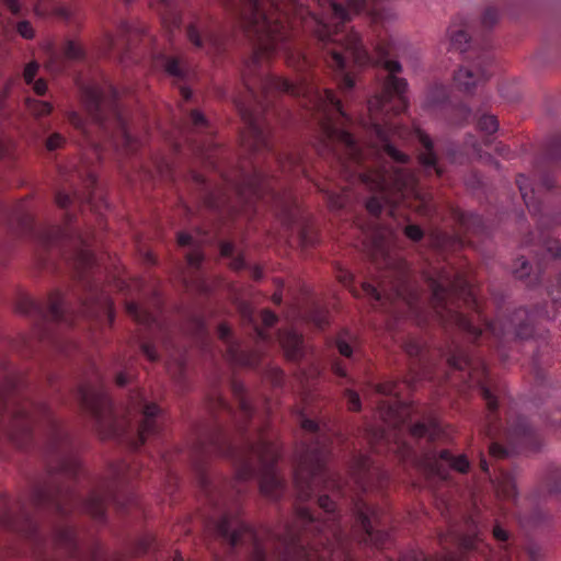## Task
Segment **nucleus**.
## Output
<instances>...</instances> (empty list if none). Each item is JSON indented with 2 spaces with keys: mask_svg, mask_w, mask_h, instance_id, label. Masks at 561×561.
<instances>
[{
  "mask_svg": "<svg viewBox=\"0 0 561 561\" xmlns=\"http://www.w3.org/2000/svg\"><path fill=\"white\" fill-rule=\"evenodd\" d=\"M126 312L138 323L148 327L150 330L159 329L162 335L161 347L165 353L168 359L167 365L168 369H171V362L174 363L179 378L184 376L185 367H186V355L185 351L181 347L175 346L171 336H169L160 327L158 320L154 316L145 310L139 304L135 301H129L126 304Z\"/></svg>",
  "mask_w": 561,
  "mask_h": 561,
  "instance_id": "16",
  "label": "nucleus"
},
{
  "mask_svg": "<svg viewBox=\"0 0 561 561\" xmlns=\"http://www.w3.org/2000/svg\"><path fill=\"white\" fill-rule=\"evenodd\" d=\"M1 389H2V415L4 414V411H5V391H7V382L4 380V376L2 375V386H1Z\"/></svg>",
  "mask_w": 561,
  "mask_h": 561,
  "instance_id": "57",
  "label": "nucleus"
},
{
  "mask_svg": "<svg viewBox=\"0 0 561 561\" xmlns=\"http://www.w3.org/2000/svg\"><path fill=\"white\" fill-rule=\"evenodd\" d=\"M336 277H337L339 282L342 283L346 287L352 286V284L354 282V275L350 271L344 270V268H340L337 271Z\"/></svg>",
  "mask_w": 561,
  "mask_h": 561,
  "instance_id": "49",
  "label": "nucleus"
},
{
  "mask_svg": "<svg viewBox=\"0 0 561 561\" xmlns=\"http://www.w3.org/2000/svg\"><path fill=\"white\" fill-rule=\"evenodd\" d=\"M243 318L253 324V330L257 339L255 348H244L241 344L233 340L232 331L229 325L221 323L218 327V336L226 345L227 358L234 365L256 369L261 366L263 360V353L261 344H271L273 339L266 331L276 324L278 318L271 310H263L261 312V321L264 328L257 325L253 318L252 311L244 307L242 310Z\"/></svg>",
  "mask_w": 561,
  "mask_h": 561,
  "instance_id": "11",
  "label": "nucleus"
},
{
  "mask_svg": "<svg viewBox=\"0 0 561 561\" xmlns=\"http://www.w3.org/2000/svg\"><path fill=\"white\" fill-rule=\"evenodd\" d=\"M534 379L538 391L545 388L558 389L559 383L551 381L548 374L538 365V359H534Z\"/></svg>",
  "mask_w": 561,
  "mask_h": 561,
  "instance_id": "33",
  "label": "nucleus"
},
{
  "mask_svg": "<svg viewBox=\"0 0 561 561\" xmlns=\"http://www.w3.org/2000/svg\"><path fill=\"white\" fill-rule=\"evenodd\" d=\"M354 335L344 330L341 331L335 339V348L339 354L345 357V360L334 359L331 365V369L333 374L340 378L346 379L351 381V378L347 375V365L353 362L354 356Z\"/></svg>",
  "mask_w": 561,
  "mask_h": 561,
  "instance_id": "26",
  "label": "nucleus"
},
{
  "mask_svg": "<svg viewBox=\"0 0 561 561\" xmlns=\"http://www.w3.org/2000/svg\"><path fill=\"white\" fill-rule=\"evenodd\" d=\"M31 85L33 88V91L37 95H44L46 90H47V83L43 79H38V80L33 81V83H31Z\"/></svg>",
  "mask_w": 561,
  "mask_h": 561,
  "instance_id": "51",
  "label": "nucleus"
},
{
  "mask_svg": "<svg viewBox=\"0 0 561 561\" xmlns=\"http://www.w3.org/2000/svg\"><path fill=\"white\" fill-rule=\"evenodd\" d=\"M524 247H530L535 254L536 267L524 256L518 257L513 264V274L520 279H527L528 286L542 283L548 260H556L561 256V245L558 240L541 230L538 236L529 233L523 241Z\"/></svg>",
  "mask_w": 561,
  "mask_h": 561,
  "instance_id": "13",
  "label": "nucleus"
},
{
  "mask_svg": "<svg viewBox=\"0 0 561 561\" xmlns=\"http://www.w3.org/2000/svg\"><path fill=\"white\" fill-rule=\"evenodd\" d=\"M478 127L481 131L492 135L497 130L499 122L495 116L484 114L478 119Z\"/></svg>",
  "mask_w": 561,
  "mask_h": 561,
  "instance_id": "40",
  "label": "nucleus"
},
{
  "mask_svg": "<svg viewBox=\"0 0 561 561\" xmlns=\"http://www.w3.org/2000/svg\"><path fill=\"white\" fill-rule=\"evenodd\" d=\"M220 254L224 257L230 259V266L240 271L247 267L244 257L241 254H236V248L232 242L225 241L220 244Z\"/></svg>",
  "mask_w": 561,
  "mask_h": 561,
  "instance_id": "32",
  "label": "nucleus"
},
{
  "mask_svg": "<svg viewBox=\"0 0 561 561\" xmlns=\"http://www.w3.org/2000/svg\"><path fill=\"white\" fill-rule=\"evenodd\" d=\"M492 482L503 515L514 517L525 530H539L550 525L551 515L541 507L537 495H530L525 499L518 496L516 480L511 471L494 468V479Z\"/></svg>",
  "mask_w": 561,
  "mask_h": 561,
  "instance_id": "10",
  "label": "nucleus"
},
{
  "mask_svg": "<svg viewBox=\"0 0 561 561\" xmlns=\"http://www.w3.org/2000/svg\"><path fill=\"white\" fill-rule=\"evenodd\" d=\"M516 184L526 207L534 214L541 211V202L538 197L537 190L542 187L546 191H550L556 186L553 175L548 172H538L537 188L530 183V180L523 174L518 175Z\"/></svg>",
  "mask_w": 561,
  "mask_h": 561,
  "instance_id": "22",
  "label": "nucleus"
},
{
  "mask_svg": "<svg viewBox=\"0 0 561 561\" xmlns=\"http://www.w3.org/2000/svg\"><path fill=\"white\" fill-rule=\"evenodd\" d=\"M67 139L60 133L50 134L45 140V148L48 151H55L62 148Z\"/></svg>",
  "mask_w": 561,
  "mask_h": 561,
  "instance_id": "43",
  "label": "nucleus"
},
{
  "mask_svg": "<svg viewBox=\"0 0 561 561\" xmlns=\"http://www.w3.org/2000/svg\"><path fill=\"white\" fill-rule=\"evenodd\" d=\"M298 238L302 247H313L316 244V236L307 224H299Z\"/></svg>",
  "mask_w": 561,
  "mask_h": 561,
  "instance_id": "41",
  "label": "nucleus"
},
{
  "mask_svg": "<svg viewBox=\"0 0 561 561\" xmlns=\"http://www.w3.org/2000/svg\"><path fill=\"white\" fill-rule=\"evenodd\" d=\"M153 66L161 68L163 72L179 83L180 95L183 101L188 102L192 98V90L187 83L195 76V69L185 55H168L158 53L152 55Z\"/></svg>",
  "mask_w": 561,
  "mask_h": 561,
  "instance_id": "19",
  "label": "nucleus"
},
{
  "mask_svg": "<svg viewBox=\"0 0 561 561\" xmlns=\"http://www.w3.org/2000/svg\"><path fill=\"white\" fill-rule=\"evenodd\" d=\"M4 506H5L4 505V499L2 497V517H1L2 529L10 525L9 516H8L7 512H5V507Z\"/></svg>",
  "mask_w": 561,
  "mask_h": 561,
  "instance_id": "56",
  "label": "nucleus"
},
{
  "mask_svg": "<svg viewBox=\"0 0 561 561\" xmlns=\"http://www.w3.org/2000/svg\"><path fill=\"white\" fill-rule=\"evenodd\" d=\"M558 414L560 415V417L558 419V426L561 430V410L558 412ZM553 422H557V419L553 420Z\"/></svg>",
  "mask_w": 561,
  "mask_h": 561,
  "instance_id": "63",
  "label": "nucleus"
},
{
  "mask_svg": "<svg viewBox=\"0 0 561 561\" xmlns=\"http://www.w3.org/2000/svg\"><path fill=\"white\" fill-rule=\"evenodd\" d=\"M22 230L42 250L58 253L62 252L72 233L69 228L42 224L31 216L23 219Z\"/></svg>",
  "mask_w": 561,
  "mask_h": 561,
  "instance_id": "17",
  "label": "nucleus"
},
{
  "mask_svg": "<svg viewBox=\"0 0 561 561\" xmlns=\"http://www.w3.org/2000/svg\"><path fill=\"white\" fill-rule=\"evenodd\" d=\"M404 351L405 353L411 357V358H415L417 359L421 368H422V371H417L415 374V377H413L411 380H407L405 382L408 383L409 387H413V385L415 382H417L419 380L423 379V378H426L427 377V373H426V366H427V355H426V350L424 347V345L417 341V340H409L404 343Z\"/></svg>",
  "mask_w": 561,
  "mask_h": 561,
  "instance_id": "28",
  "label": "nucleus"
},
{
  "mask_svg": "<svg viewBox=\"0 0 561 561\" xmlns=\"http://www.w3.org/2000/svg\"><path fill=\"white\" fill-rule=\"evenodd\" d=\"M262 276H263V271L259 266H254L252 268V277L255 280H259V279H261Z\"/></svg>",
  "mask_w": 561,
  "mask_h": 561,
  "instance_id": "58",
  "label": "nucleus"
},
{
  "mask_svg": "<svg viewBox=\"0 0 561 561\" xmlns=\"http://www.w3.org/2000/svg\"><path fill=\"white\" fill-rule=\"evenodd\" d=\"M73 268L77 280L73 297L76 306L69 304L68 298L59 290H54L47 299L39 300L30 296L19 300L18 309L32 318L39 329L42 339H50L51 325L59 324L69 328L84 322V330L111 327L115 312L113 301L96 276V257L88 241L81 239L73 253Z\"/></svg>",
  "mask_w": 561,
  "mask_h": 561,
  "instance_id": "5",
  "label": "nucleus"
},
{
  "mask_svg": "<svg viewBox=\"0 0 561 561\" xmlns=\"http://www.w3.org/2000/svg\"><path fill=\"white\" fill-rule=\"evenodd\" d=\"M168 165L163 162H158L156 168H157V172L159 173H162L163 172V169L167 168Z\"/></svg>",
  "mask_w": 561,
  "mask_h": 561,
  "instance_id": "61",
  "label": "nucleus"
},
{
  "mask_svg": "<svg viewBox=\"0 0 561 561\" xmlns=\"http://www.w3.org/2000/svg\"><path fill=\"white\" fill-rule=\"evenodd\" d=\"M264 378L275 388L282 387L285 382L283 370L275 366H270L265 369Z\"/></svg>",
  "mask_w": 561,
  "mask_h": 561,
  "instance_id": "39",
  "label": "nucleus"
},
{
  "mask_svg": "<svg viewBox=\"0 0 561 561\" xmlns=\"http://www.w3.org/2000/svg\"><path fill=\"white\" fill-rule=\"evenodd\" d=\"M75 397L81 409L92 417L102 438L117 437L122 434L113 401L107 393L103 376L94 364L90 365L88 376L78 385Z\"/></svg>",
  "mask_w": 561,
  "mask_h": 561,
  "instance_id": "9",
  "label": "nucleus"
},
{
  "mask_svg": "<svg viewBox=\"0 0 561 561\" xmlns=\"http://www.w3.org/2000/svg\"><path fill=\"white\" fill-rule=\"evenodd\" d=\"M404 234L412 241H420L423 238L424 232L417 225H408L404 228Z\"/></svg>",
  "mask_w": 561,
  "mask_h": 561,
  "instance_id": "47",
  "label": "nucleus"
},
{
  "mask_svg": "<svg viewBox=\"0 0 561 561\" xmlns=\"http://www.w3.org/2000/svg\"><path fill=\"white\" fill-rule=\"evenodd\" d=\"M310 321L320 330H323L329 324V312L322 307H314L309 314Z\"/></svg>",
  "mask_w": 561,
  "mask_h": 561,
  "instance_id": "36",
  "label": "nucleus"
},
{
  "mask_svg": "<svg viewBox=\"0 0 561 561\" xmlns=\"http://www.w3.org/2000/svg\"><path fill=\"white\" fill-rule=\"evenodd\" d=\"M448 101V90L442 84L432 87L427 94V103L430 106L444 105Z\"/></svg>",
  "mask_w": 561,
  "mask_h": 561,
  "instance_id": "35",
  "label": "nucleus"
},
{
  "mask_svg": "<svg viewBox=\"0 0 561 561\" xmlns=\"http://www.w3.org/2000/svg\"><path fill=\"white\" fill-rule=\"evenodd\" d=\"M217 148H214L211 150L201 148V154L204 156V158L208 161V163L214 168L218 169L217 161L215 160L217 156Z\"/></svg>",
  "mask_w": 561,
  "mask_h": 561,
  "instance_id": "50",
  "label": "nucleus"
},
{
  "mask_svg": "<svg viewBox=\"0 0 561 561\" xmlns=\"http://www.w3.org/2000/svg\"><path fill=\"white\" fill-rule=\"evenodd\" d=\"M152 41L151 35L147 33L144 25H133L129 22L123 21L117 30V34L113 35L106 33L103 39L101 51L103 55L116 50L122 57H128L137 47V43L150 44Z\"/></svg>",
  "mask_w": 561,
  "mask_h": 561,
  "instance_id": "18",
  "label": "nucleus"
},
{
  "mask_svg": "<svg viewBox=\"0 0 561 561\" xmlns=\"http://www.w3.org/2000/svg\"><path fill=\"white\" fill-rule=\"evenodd\" d=\"M316 186L323 194V197L331 210H341L347 205L348 194L345 187L335 186L331 183H316Z\"/></svg>",
  "mask_w": 561,
  "mask_h": 561,
  "instance_id": "29",
  "label": "nucleus"
},
{
  "mask_svg": "<svg viewBox=\"0 0 561 561\" xmlns=\"http://www.w3.org/2000/svg\"><path fill=\"white\" fill-rule=\"evenodd\" d=\"M140 350L150 362L159 360L160 353L158 352L157 344L154 342L142 341L140 343Z\"/></svg>",
  "mask_w": 561,
  "mask_h": 561,
  "instance_id": "44",
  "label": "nucleus"
},
{
  "mask_svg": "<svg viewBox=\"0 0 561 561\" xmlns=\"http://www.w3.org/2000/svg\"><path fill=\"white\" fill-rule=\"evenodd\" d=\"M484 528L478 515L465 516L461 525H450L448 534L440 537V543L446 545L450 540L461 550L482 551L485 548L482 546Z\"/></svg>",
  "mask_w": 561,
  "mask_h": 561,
  "instance_id": "21",
  "label": "nucleus"
},
{
  "mask_svg": "<svg viewBox=\"0 0 561 561\" xmlns=\"http://www.w3.org/2000/svg\"><path fill=\"white\" fill-rule=\"evenodd\" d=\"M237 19L252 45L242 72L243 91L234 105L244 122L241 146L250 154V170L240 179L221 174V184L206 191L214 211L257 210L259 204L280 216L289 229L300 208L291 187L266 168L273 161L284 176L311 179L308 154L294 147L279 152L272 139V122L282 113L277 98L297 99L302 116L316 128L312 150L348 183L364 184L373 196L366 202L375 218L383 211L396 218L401 206L433 216L432 195L409 168L410 157L394 146L402 128L392 122L408 107V82L398 77L402 66L389 59L392 38L379 36L376 58L359 35L345 23L365 12L374 25L394 19L389 0H220Z\"/></svg>",
  "mask_w": 561,
  "mask_h": 561,
  "instance_id": "1",
  "label": "nucleus"
},
{
  "mask_svg": "<svg viewBox=\"0 0 561 561\" xmlns=\"http://www.w3.org/2000/svg\"><path fill=\"white\" fill-rule=\"evenodd\" d=\"M185 0H154L157 11L163 22L170 27L178 28L182 23L181 5Z\"/></svg>",
  "mask_w": 561,
  "mask_h": 561,
  "instance_id": "27",
  "label": "nucleus"
},
{
  "mask_svg": "<svg viewBox=\"0 0 561 561\" xmlns=\"http://www.w3.org/2000/svg\"><path fill=\"white\" fill-rule=\"evenodd\" d=\"M16 423L30 440L38 427L47 431V453L51 460L46 476L37 481L31 493L34 512L23 508L14 525L33 546L37 561H125L108 556L95 540L81 543L75 518L84 514L94 522L106 520V508L118 512L138 506L129 486L130 473L125 463L112 468L110 477L91 486L87 496L79 490L80 479H87L72 439L50 408L39 401L25 400L15 411ZM173 561H184L179 554Z\"/></svg>",
  "mask_w": 561,
  "mask_h": 561,
  "instance_id": "2",
  "label": "nucleus"
},
{
  "mask_svg": "<svg viewBox=\"0 0 561 561\" xmlns=\"http://www.w3.org/2000/svg\"><path fill=\"white\" fill-rule=\"evenodd\" d=\"M185 34L198 54L217 58L226 51L227 38L218 22L210 16H195L186 26Z\"/></svg>",
  "mask_w": 561,
  "mask_h": 561,
  "instance_id": "14",
  "label": "nucleus"
},
{
  "mask_svg": "<svg viewBox=\"0 0 561 561\" xmlns=\"http://www.w3.org/2000/svg\"><path fill=\"white\" fill-rule=\"evenodd\" d=\"M129 412H138L141 414V421L137 428V439L135 448L142 446L149 436L159 434L161 427L159 417L161 409L152 402L147 401L142 391L137 390L130 394V402L128 407Z\"/></svg>",
  "mask_w": 561,
  "mask_h": 561,
  "instance_id": "20",
  "label": "nucleus"
},
{
  "mask_svg": "<svg viewBox=\"0 0 561 561\" xmlns=\"http://www.w3.org/2000/svg\"><path fill=\"white\" fill-rule=\"evenodd\" d=\"M193 242V238L191 234L186 233V232H180L178 234V243L182 247H188L191 245Z\"/></svg>",
  "mask_w": 561,
  "mask_h": 561,
  "instance_id": "54",
  "label": "nucleus"
},
{
  "mask_svg": "<svg viewBox=\"0 0 561 561\" xmlns=\"http://www.w3.org/2000/svg\"><path fill=\"white\" fill-rule=\"evenodd\" d=\"M148 261L152 264L154 263V259L151 254H148Z\"/></svg>",
  "mask_w": 561,
  "mask_h": 561,
  "instance_id": "64",
  "label": "nucleus"
},
{
  "mask_svg": "<svg viewBox=\"0 0 561 561\" xmlns=\"http://www.w3.org/2000/svg\"><path fill=\"white\" fill-rule=\"evenodd\" d=\"M450 48L463 54V61L454 75V85L457 90L471 94L474 89L484 83L490 77V67L493 61L491 42L483 36L478 43L463 28H449Z\"/></svg>",
  "mask_w": 561,
  "mask_h": 561,
  "instance_id": "8",
  "label": "nucleus"
},
{
  "mask_svg": "<svg viewBox=\"0 0 561 561\" xmlns=\"http://www.w3.org/2000/svg\"><path fill=\"white\" fill-rule=\"evenodd\" d=\"M413 137L422 146L423 150L419 153V163L423 169L425 175H436L440 178L444 174V169L438 163V157L434 150V142L432 138L420 127H414Z\"/></svg>",
  "mask_w": 561,
  "mask_h": 561,
  "instance_id": "24",
  "label": "nucleus"
},
{
  "mask_svg": "<svg viewBox=\"0 0 561 561\" xmlns=\"http://www.w3.org/2000/svg\"><path fill=\"white\" fill-rule=\"evenodd\" d=\"M480 467H481L482 471L485 472L490 478L492 477L490 473L489 463L485 459H481Z\"/></svg>",
  "mask_w": 561,
  "mask_h": 561,
  "instance_id": "59",
  "label": "nucleus"
},
{
  "mask_svg": "<svg viewBox=\"0 0 561 561\" xmlns=\"http://www.w3.org/2000/svg\"><path fill=\"white\" fill-rule=\"evenodd\" d=\"M37 71H38V64L35 61L30 62L25 66L23 77H24L25 82L28 85H31V83H33V81H35Z\"/></svg>",
  "mask_w": 561,
  "mask_h": 561,
  "instance_id": "48",
  "label": "nucleus"
},
{
  "mask_svg": "<svg viewBox=\"0 0 561 561\" xmlns=\"http://www.w3.org/2000/svg\"><path fill=\"white\" fill-rule=\"evenodd\" d=\"M363 247L368 257L382 274L378 286L364 282L363 294L386 309L396 301L402 302L420 327L436 321L446 330L457 329L473 344L488 342L499 353L502 362L508 359L506 345L534 335L537 319H556L561 312V274L558 289L549 291L548 305L535 310L520 307L505 319L489 321L483 316L473 286L465 275L450 268H432L423 272V280L430 293L425 309L424 298L414 283L412 270L399 251V232L389 226L373 222L363 231Z\"/></svg>",
  "mask_w": 561,
  "mask_h": 561,
  "instance_id": "3",
  "label": "nucleus"
},
{
  "mask_svg": "<svg viewBox=\"0 0 561 561\" xmlns=\"http://www.w3.org/2000/svg\"><path fill=\"white\" fill-rule=\"evenodd\" d=\"M543 483L550 494H561V467L550 465L547 468Z\"/></svg>",
  "mask_w": 561,
  "mask_h": 561,
  "instance_id": "31",
  "label": "nucleus"
},
{
  "mask_svg": "<svg viewBox=\"0 0 561 561\" xmlns=\"http://www.w3.org/2000/svg\"><path fill=\"white\" fill-rule=\"evenodd\" d=\"M195 325H196V334L202 340H206L207 336H208V331H207V328H206V324H205L204 320H202L199 318L196 319Z\"/></svg>",
  "mask_w": 561,
  "mask_h": 561,
  "instance_id": "52",
  "label": "nucleus"
},
{
  "mask_svg": "<svg viewBox=\"0 0 561 561\" xmlns=\"http://www.w3.org/2000/svg\"><path fill=\"white\" fill-rule=\"evenodd\" d=\"M85 59L84 49L75 41L67 39L61 49L49 48L46 66L54 73H64L70 61Z\"/></svg>",
  "mask_w": 561,
  "mask_h": 561,
  "instance_id": "23",
  "label": "nucleus"
},
{
  "mask_svg": "<svg viewBox=\"0 0 561 561\" xmlns=\"http://www.w3.org/2000/svg\"><path fill=\"white\" fill-rule=\"evenodd\" d=\"M500 19V11L495 5H489L485 8L482 15V26L485 31L491 30Z\"/></svg>",
  "mask_w": 561,
  "mask_h": 561,
  "instance_id": "38",
  "label": "nucleus"
},
{
  "mask_svg": "<svg viewBox=\"0 0 561 561\" xmlns=\"http://www.w3.org/2000/svg\"><path fill=\"white\" fill-rule=\"evenodd\" d=\"M496 150L499 151V153L503 157H508V148H506L505 146H501V147H497Z\"/></svg>",
  "mask_w": 561,
  "mask_h": 561,
  "instance_id": "60",
  "label": "nucleus"
},
{
  "mask_svg": "<svg viewBox=\"0 0 561 561\" xmlns=\"http://www.w3.org/2000/svg\"><path fill=\"white\" fill-rule=\"evenodd\" d=\"M454 116L450 117V123L455 125H460L469 121L471 116V110L465 104H459L454 108Z\"/></svg>",
  "mask_w": 561,
  "mask_h": 561,
  "instance_id": "42",
  "label": "nucleus"
},
{
  "mask_svg": "<svg viewBox=\"0 0 561 561\" xmlns=\"http://www.w3.org/2000/svg\"><path fill=\"white\" fill-rule=\"evenodd\" d=\"M2 7H5L11 13L7 24H2V38L11 32H15L24 39H33L35 30L26 19L31 10H34L39 16L55 15L67 21L73 14L72 8L61 0H2Z\"/></svg>",
  "mask_w": 561,
  "mask_h": 561,
  "instance_id": "12",
  "label": "nucleus"
},
{
  "mask_svg": "<svg viewBox=\"0 0 561 561\" xmlns=\"http://www.w3.org/2000/svg\"><path fill=\"white\" fill-rule=\"evenodd\" d=\"M492 536L499 545V556L490 561H542L543 548L533 541L526 540L520 543L512 539L511 534L501 524L495 523L492 527Z\"/></svg>",
  "mask_w": 561,
  "mask_h": 561,
  "instance_id": "15",
  "label": "nucleus"
},
{
  "mask_svg": "<svg viewBox=\"0 0 561 561\" xmlns=\"http://www.w3.org/2000/svg\"><path fill=\"white\" fill-rule=\"evenodd\" d=\"M187 119L196 131H206L209 128L207 118L197 110H192L188 113Z\"/></svg>",
  "mask_w": 561,
  "mask_h": 561,
  "instance_id": "37",
  "label": "nucleus"
},
{
  "mask_svg": "<svg viewBox=\"0 0 561 561\" xmlns=\"http://www.w3.org/2000/svg\"><path fill=\"white\" fill-rule=\"evenodd\" d=\"M400 383L386 380L374 386L375 391L392 397L379 403L380 414L388 428L375 431L369 444L376 454H393L399 461L411 463L419 470L447 479L448 470L460 473L468 471L470 463L465 455H453L447 449L438 450L433 444L443 435L435 419L426 422H411L413 408L398 399Z\"/></svg>",
  "mask_w": 561,
  "mask_h": 561,
  "instance_id": "4",
  "label": "nucleus"
},
{
  "mask_svg": "<svg viewBox=\"0 0 561 561\" xmlns=\"http://www.w3.org/2000/svg\"><path fill=\"white\" fill-rule=\"evenodd\" d=\"M25 106L27 111L36 117L46 116L53 111V105L49 102L38 101L32 98L25 99Z\"/></svg>",
  "mask_w": 561,
  "mask_h": 561,
  "instance_id": "34",
  "label": "nucleus"
},
{
  "mask_svg": "<svg viewBox=\"0 0 561 561\" xmlns=\"http://www.w3.org/2000/svg\"><path fill=\"white\" fill-rule=\"evenodd\" d=\"M96 183V179L92 173H89L87 175V179L84 180V186L90 190L92 188Z\"/></svg>",
  "mask_w": 561,
  "mask_h": 561,
  "instance_id": "55",
  "label": "nucleus"
},
{
  "mask_svg": "<svg viewBox=\"0 0 561 561\" xmlns=\"http://www.w3.org/2000/svg\"><path fill=\"white\" fill-rule=\"evenodd\" d=\"M273 301L275 304H277V305L280 304L282 302V295L280 294H274L273 295Z\"/></svg>",
  "mask_w": 561,
  "mask_h": 561,
  "instance_id": "62",
  "label": "nucleus"
},
{
  "mask_svg": "<svg viewBox=\"0 0 561 561\" xmlns=\"http://www.w3.org/2000/svg\"><path fill=\"white\" fill-rule=\"evenodd\" d=\"M447 364L468 388H477L488 409L485 435L491 439L490 456L494 460L504 459L513 453H536L542 440L528 420L517 416L506 420L505 426L499 414V407L506 399L505 385L488 370L484 359L469 346L453 342L444 353Z\"/></svg>",
  "mask_w": 561,
  "mask_h": 561,
  "instance_id": "6",
  "label": "nucleus"
},
{
  "mask_svg": "<svg viewBox=\"0 0 561 561\" xmlns=\"http://www.w3.org/2000/svg\"><path fill=\"white\" fill-rule=\"evenodd\" d=\"M204 255L199 250H193L186 254L187 265L193 270H198L203 263Z\"/></svg>",
  "mask_w": 561,
  "mask_h": 561,
  "instance_id": "46",
  "label": "nucleus"
},
{
  "mask_svg": "<svg viewBox=\"0 0 561 561\" xmlns=\"http://www.w3.org/2000/svg\"><path fill=\"white\" fill-rule=\"evenodd\" d=\"M344 397L347 401L348 410L357 412L362 408V402L359 394L353 389L346 388L344 391Z\"/></svg>",
  "mask_w": 561,
  "mask_h": 561,
  "instance_id": "45",
  "label": "nucleus"
},
{
  "mask_svg": "<svg viewBox=\"0 0 561 561\" xmlns=\"http://www.w3.org/2000/svg\"><path fill=\"white\" fill-rule=\"evenodd\" d=\"M77 84L89 121L71 110L66 113L69 124L84 136L96 153H101L106 146L126 154L136 153L142 140L135 135L134 124L121 102L119 92L110 79L99 73L87 82L78 78Z\"/></svg>",
  "mask_w": 561,
  "mask_h": 561,
  "instance_id": "7",
  "label": "nucleus"
},
{
  "mask_svg": "<svg viewBox=\"0 0 561 561\" xmlns=\"http://www.w3.org/2000/svg\"><path fill=\"white\" fill-rule=\"evenodd\" d=\"M450 215L458 229L465 234L489 236L490 225L480 215L451 207Z\"/></svg>",
  "mask_w": 561,
  "mask_h": 561,
  "instance_id": "25",
  "label": "nucleus"
},
{
  "mask_svg": "<svg viewBox=\"0 0 561 561\" xmlns=\"http://www.w3.org/2000/svg\"><path fill=\"white\" fill-rule=\"evenodd\" d=\"M70 192H67L66 190H59L56 193L55 199L56 204L60 208H68L72 205L78 204L79 206L83 205L84 203H90V193L89 194H81L77 188H73L72 182L69 184Z\"/></svg>",
  "mask_w": 561,
  "mask_h": 561,
  "instance_id": "30",
  "label": "nucleus"
},
{
  "mask_svg": "<svg viewBox=\"0 0 561 561\" xmlns=\"http://www.w3.org/2000/svg\"><path fill=\"white\" fill-rule=\"evenodd\" d=\"M130 381V374L128 371H121L116 375L115 382L119 387L126 386Z\"/></svg>",
  "mask_w": 561,
  "mask_h": 561,
  "instance_id": "53",
  "label": "nucleus"
}]
</instances>
